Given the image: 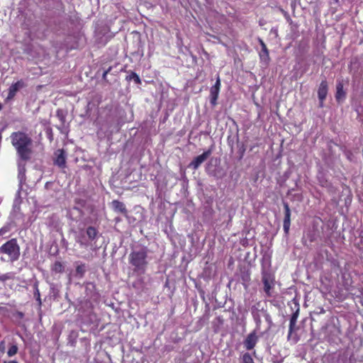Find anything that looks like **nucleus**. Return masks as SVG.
Returning a JSON list of instances; mask_svg holds the SVG:
<instances>
[{"instance_id": "obj_30", "label": "nucleus", "mask_w": 363, "mask_h": 363, "mask_svg": "<svg viewBox=\"0 0 363 363\" xmlns=\"http://www.w3.org/2000/svg\"><path fill=\"white\" fill-rule=\"evenodd\" d=\"M245 146L243 143L238 145L239 160H241L245 155Z\"/></svg>"}, {"instance_id": "obj_21", "label": "nucleus", "mask_w": 363, "mask_h": 363, "mask_svg": "<svg viewBox=\"0 0 363 363\" xmlns=\"http://www.w3.org/2000/svg\"><path fill=\"white\" fill-rule=\"evenodd\" d=\"M284 208V222L291 223V210L289 205L287 202L283 201Z\"/></svg>"}, {"instance_id": "obj_15", "label": "nucleus", "mask_w": 363, "mask_h": 363, "mask_svg": "<svg viewBox=\"0 0 363 363\" xmlns=\"http://www.w3.org/2000/svg\"><path fill=\"white\" fill-rule=\"evenodd\" d=\"M328 92V84L326 79L322 80L318 89V99H325Z\"/></svg>"}, {"instance_id": "obj_16", "label": "nucleus", "mask_w": 363, "mask_h": 363, "mask_svg": "<svg viewBox=\"0 0 363 363\" xmlns=\"http://www.w3.org/2000/svg\"><path fill=\"white\" fill-rule=\"evenodd\" d=\"M261 267H262V274L264 272L272 273L270 272L271 267V257L268 255H264L261 259Z\"/></svg>"}, {"instance_id": "obj_11", "label": "nucleus", "mask_w": 363, "mask_h": 363, "mask_svg": "<svg viewBox=\"0 0 363 363\" xmlns=\"http://www.w3.org/2000/svg\"><path fill=\"white\" fill-rule=\"evenodd\" d=\"M335 99L337 102L344 101L346 98V91L344 90L343 79H337L336 82Z\"/></svg>"}, {"instance_id": "obj_43", "label": "nucleus", "mask_w": 363, "mask_h": 363, "mask_svg": "<svg viewBox=\"0 0 363 363\" xmlns=\"http://www.w3.org/2000/svg\"><path fill=\"white\" fill-rule=\"evenodd\" d=\"M1 108H2V105H1V104L0 103V111L1 110Z\"/></svg>"}, {"instance_id": "obj_6", "label": "nucleus", "mask_w": 363, "mask_h": 363, "mask_svg": "<svg viewBox=\"0 0 363 363\" xmlns=\"http://www.w3.org/2000/svg\"><path fill=\"white\" fill-rule=\"evenodd\" d=\"M264 307L260 301L257 302L254 304L250 309L252 318L255 323L257 330H259L261 328L262 320L261 315H263Z\"/></svg>"}, {"instance_id": "obj_31", "label": "nucleus", "mask_w": 363, "mask_h": 363, "mask_svg": "<svg viewBox=\"0 0 363 363\" xmlns=\"http://www.w3.org/2000/svg\"><path fill=\"white\" fill-rule=\"evenodd\" d=\"M17 352H18V347H17V345H13L11 347H10V348L9 349V350L7 352V354L9 357H13V355H15L17 353Z\"/></svg>"}, {"instance_id": "obj_18", "label": "nucleus", "mask_w": 363, "mask_h": 363, "mask_svg": "<svg viewBox=\"0 0 363 363\" xmlns=\"http://www.w3.org/2000/svg\"><path fill=\"white\" fill-rule=\"evenodd\" d=\"M74 202H75V206L73 207V209L77 210L82 215V208H84L86 206V200H84L83 199H76Z\"/></svg>"}, {"instance_id": "obj_1", "label": "nucleus", "mask_w": 363, "mask_h": 363, "mask_svg": "<svg viewBox=\"0 0 363 363\" xmlns=\"http://www.w3.org/2000/svg\"><path fill=\"white\" fill-rule=\"evenodd\" d=\"M10 139L19 158L23 161L29 160L33 153L32 138L25 132L17 131L11 134Z\"/></svg>"}, {"instance_id": "obj_10", "label": "nucleus", "mask_w": 363, "mask_h": 363, "mask_svg": "<svg viewBox=\"0 0 363 363\" xmlns=\"http://www.w3.org/2000/svg\"><path fill=\"white\" fill-rule=\"evenodd\" d=\"M55 158L54 164L60 168H65L66 166V152L63 149H59L55 152Z\"/></svg>"}, {"instance_id": "obj_42", "label": "nucleus", "mask_w": 363, "mask_h": 363, "mask_svg": "<svg viewBox=\"0 0 363 363\" xmlns=\"http://www.w3.org/2000/svg\"><path fill=\"white\" fill-rule=\"evenodd\" d=\"M115 220H116V223H119V222H121V219L119 217H116V218H115Z\"/></svg>"}, {"instance_id": "obj_20", "label": "nucleus", "mask_w": 363, "mask_h": 363, "mask_svg": "<svg viewBox=\"0 0 363 363\" xmlns=\"http://www.w3.org/2000/svg\"><path fill=\"white\" fill-rule=\"evenodd\" d=\"M86 291L87 296L90 298H94L96 296V286L94 284L89 282L86 285Z\"/></svg>"}, {"instance_id": "obj_13", "label": "nucleus", "mask_w": 363, "mask_h": 363, "mask_svg": "<svg viewBox=\"0 0 363 363\" xmlns=\"http://www.w3.org/2000/svg\"><path fill=\"white\" fill-rule=\"evenodd\" d=\"M111 206H112L113 210L116 213H120L123 214V216H125L128 219H129V217L128 216V210H127L125 204L123 202H121L118 200H113L111 202Z\"/></svg>"}, {"instance_id": "obj_44", "label": "nucleus", "mask_w": 363, "mask_h": 363, "mask_svg": "<svg viewBox=\"0 0 363 363\" xmlns=\"http://www.w3.org/2000/svg\"><path fill=\"white\" fill-rule=\"evenodd\" d=\"M336 3H337L339 1V0H334Z\"/></svg>"}, {"instance_id": "obj_14", "label": "nucleus", "mask_w": 363, "mask_h": 363, "mask_svg": "<svg viewBox=\"0 0 363 363\" xmlns=\"http://www.w3.org/2000/svg\"><path fill=\"white\" fill-rule=\"evenodd\" d=\"M26 86V84L23 80H19L17 82L11 84L9 88V93L7 96V99H11L14 97L16 92Z\"/></svg>"}, {"instance_id": "obj_36", "label": "nucleus", "mask_w": 363, "mask_h": 363, "mask_svg": "<svg viewBox=\"0 0 363 363\" xmlns=\"http://www.w3.org/2000/svg\"><path fill=\"white\" fill-rule=\"evenodd\" d=\"M111 70V67H109L108 69H107L106 70H105L104 72L103 75H102L103 79H104V80L106 79V76H107L108 73L110 72Z\"/></svg>"}, {"instance_id": "obj_40", "label": "nucleus", "mask_w": 363, "mask_h": 363, "mask_svg": "<svg viewBox=\"0 0 363 363\" xmlns=\"http://www.w3.org/2000/svg\"><path fill=\"white\" fill-rule=\"evenodd\" d=\"M4 363H18L16 360H11V361H4Z\"/></svg>"}, {"instance_id": "obj_23", "label": "nucleus", "mask_w": 363, "mask_h": 363, "mask_svg": "<svg viewBox=\"0 0 363 363\" xmlns=\"http://www.w3.org/2000/svg\"><path fill=\"white\" fill-rule=\"evenodd\" d=\"M263 316L268 324L267 330H269L274 325L272 318L268 311L264 308Z\"/></svg>"}, {"instance_id": "obj_26", "label": "nucleus", "mask_w": 363, "mask_h": 363, "mask_svg": "<svg viewBox=\"0 0 363 363\" xmlns=\"http://www.w3.org/2000/svg\"><path fill=\"white\" fill-rule=\"evenodd\" d=\"M206 172L208 173V175L211 176V177H213L216 179H220L223 177V174L220 173V171H218L216 169H206Z\"/></svg>"}, {"instance_id": "obj_19", "label": "nucleus", "mask_w": 363, "mask_h": 363, "mask_svg": "<svg viewBox=\"0 0 363 363\" xmlns=\"http://www.w3.org/2000/svg\"><path fill=\"white\" fill-rule=\"evenodd\" d=\"M219 89L213 88V86L210 90L211 104L215 106L217 104V99L218 98Z\"/></svg>"}, {"instance_id": "obj_41", "label": "nucleus", "mask_w": 363, "mask_h": 363, "mask_svg": "<svg viewBox=\"0 0 363 363\" xmlns=\"http://www.w3.org/2000/svg\"><path fill=\"white\" fill-rule=\"evenodd\" d=\"M18 315L19 318H22L24 316V314L22 312H18Z\"/></svg>"}, {"instance_id": "obj_24", "label": "nucleus", "mask_w": 363, "mask_h": 363, "mask_svg": "<svg viewBox=\"0 0 363 363\" xmlns=\"http://www.w3.org/2000/svg\"><path fill=\"white\" fill-rule=\"evenodd\" d=\"M56 116L61 122L62 125H65L66 120V113L62 109H57L56 111Z\"/></svg>"}, {"instance_id": "obj_39", "label": "nucleus", "mask_w": 363, "mask_h": 363, "mask_svg": "<svg viewBox=\"0 0 363 363\" xmlns=\"http://www.w3.org/2000/svg\"><path fill=\"white\" fill-rule=\"evenodd\" d=\"M231 136H232L231 134L228 135V143L229 145L232 146L233 145V140H231V139H230Z\"/></svg>"}, {"instance_id": "obj_12", "label": "nucleus", "mask_w": 363, "mask_h": 363, "mask_svg": "<svg viewBox=\"0 0 363 363\" xmlns=\"http://www.w3.org/2000/svg\"><path fill=\"white\" fill-rule=\"evenodd\" d=\"M257 40L261 46V51L259 53V58L262 62H264L265 64H268L270 60V57L267 45L260 38H258Z\"/></svg>"}, {"instance_id": "obj_32", "label": "nucleus", "mask_w": 363, "mask_h": 363, "mask_svg": "<svg viewBox=\"0 0 363 363\" xmlns=\"http://www.w3.org/2000/svg\"><path fill=\"white\" fill-rule=\"evenodd\" d=\"M13 276L11 273H6L2 275H0V281H5L6 280L12 279Z\"/></svg>"}, {"instance_id": "obj_38", "label": "nucleus", "mask_w": 363, "mask_h": 363, "mask_svg": "<svg viewBox=\"0 0 363 363\" xmlns=\"http://www.w3.org/2000/svg\"><path fill=\"white\" fill-rule=\"evenodd\" d=\"M319 100V107L323 108L324 106V101L325 99H318Z\"/></svg>"}, {"instance_id": "obj_33", "label": "nucleus", "mask_w": 363, "mask_h": 363, "mask_svg": "<svg viewBox=\"0 0 363 363\" xmlns=\"http://www.w3.org/2000/svg\"><path fill=\"white\" fill-rule=\"evenodd\" d=\"M290 225H291V223L284 222V223H283V228H284V233L286 234L289 233Z\"/></svg>"}, {"instance_id": "obj_35", "label": "nucleus", "mask_w": 363, "mask_h": 363, "mask_svg": "<svg viewBox=\"0 0 363 363\" xmlns=\"http://www.w3.org/2000/svg\"><path fill=\"white\" fill-rule=\"evenodd\" d=\"M213 87L220 90V80L219 77L217 78L216 82L215 84L213 86Z\"/></svg>"}, {"instance_id": "obj_9", "label": "nucleus", "mask_w": 363, "mask_h": 363, "mask_svg": "<svg viewBox=\"0 0 363 363\" xmlns=\"http://www.w3.org/2000/svg\"><path fill=\"white\" fill-rule=\"evenodd\" d=\"M212 150L211 149L203 152L201 155L196 157L194 160L189 163V167L192 168L193 169H197L201 164L207 160V158L211 155Z\"/></svg>"}, {"instance_id": "obj_37", "label": "nucleus", "mask_w": 363, "mask_h": 363, "mask_svg": "<svg viewBox=\"0 0 363 363\" xmlns=\"http://www.w3.org/2000/svg\"><path fill=\"white\" fill-rule=\"evenodd\" d=\"M9 230V228L8 227H3L0 229V235H4V233H6V232H8Z\"/></svg>"}, {"instance_id": "obj_5", "label": "nucleus", "mask_w": 363, "mask_h": 363, "mask_svg": "<svg viewBox=\"0 0 363 363\" xmlns=\"http://www.w3.org/2000/svg\"><path fill=\"white\" fill-rule=\"evenodd\" d=\"M262 281L264 284V291L267 297H272V289L274 287V276L272 273L264 272L262 274Z\"/></svg>"}, {"instance_id": "obj_8", "label": "nucleus", "mask_w": 363, "mask_h": 363, "mask_svg": "<svg viewBox=\"0 0 363 363\" xmlns=\"http://www.w3.org/2000/svg\"><path fill=\"white\" fill-rule=\"evenodd\" d=\"M258 330H257V328H255L253 331L247 335L243 341L244 347L247 350H251L255 347L259 340V336L257 334Z\"/></svg>"}, {"instance_id": "obj_27", "label": "nucleus", "mask_w": 363, "mask_h": 363, "mask_svg": "<svg viewBox=\"0 0 363 363\" xmlns=\"http://www.w3.org/2000/svg\"><path fill=\"white\" fill-rule=\"evenodd\" d=\"M34 289H35L34 297L35 298L36 301H38V306L40 307L41 305H42V301H41V299H40V291H39L37 283H35L34 284Z\"/></svg>"}, {"instance_id": "obj_28", "label": "nucleus", "mask_w": 363, "mask_h": 363, "mask_svg": "<svg viewBox=\"0 0 363 363\" xmlns=\"http://www.w3.org/2000/svg\"><path fill=\"white\" fill-rule=\"evenodd\" d=\"M86 272L85 264L78 265L76 268V274L79 277H82Z\"/></svg>"}, {"instance_id": "obj_29", "label": "nucleus", "mask_w": 363, "mask_h": 363, "mask_svg": "<svg viewBox=\"0 0 363 363\" xmlns=\"http://www.w3.org/2000/svg\"><path fill=\"white\" fill-rule=\"evenodd\" d=\"M242 363H254L251 354L248 352L243 354L242 356Z\"/></svg>"}, {"instance_id": "obj_3", "label": "nucleus", "mask_w": 363, "mask_h": 363, "mask_svg": "<svg viewBox=\"0 0 363 363\" xmlns=\"http://www.w3.org/2000/svg\"><path fill=\"white\" fill-rule=\"evenodd\" d=\"M98 235V230L94 226H89L84 230H80L77 242L82 247L87 248L97 240Z\"/></svg>"}, {"instance_id": "obj_25", "label": "nucleus", "mask_w": 363, "mask_h": 363, "mask_svg": "<svg viewBox=\"0 0 363 363\" xmlns=\"http://www.w3.org/2000/svg\"><path fill=\"white\" fill-rule=\"evenodd\" d=\"M52 270L55 273H62L64 271V267L60 262H55L52 267Z\"/></svg>"}, {"instance_id": "obj_17", "label": "nucleus", "mask_w": 363, "mask_h": 363, "mask_svg": "<svg viewBox=\"0 0 363 363\" xmlns=\"http://www.w3.org/2000/svg\"><path fill=\"white\" fill-rule=\"evenodd\" d=\"M18 179L19 180L18 190L17 191V195L19 196L21 194V191L22 190L23 184L26 181V174H25V168H19Z\"/></svg>"}, {"instance_id": "obj_45", "label": "nucleus", "mask_w": 363, "mask_h": 363, "mask_svg": "<svg viewBox=\"0 0 363 363\" xmlns=\"http://www.w3.org/2000/svg\"><path fill=\"white\" fill-rule=\"evenodd\" d=\"M362 305H363V303H362Z\"/></svg>"}, {"instance_id": "obj_2", "label": "nucleus", "mask_w": 363, "mask_h": 363, "mask_svg": "<svg viewBox=\"0 0 363 363\" xmlns=\"http://www.w3.org/2000/svg\"><path fill=\"white\" fill-rule=\"evenodd\" d=\"M148 252L149 250L145 246L136 245L133 247L128 256V261L133 267L134 272L139 274H143L145 272L148 264Z\"/></svg>"}, {"instance_id": "obj_34", "label": "nucleus", "mask_w": 363, "mask_h": 363, "mask_svg": "<svg viewBox=\"0 0 363 363\" xmlns=\"http://www.w3.org/2000/svg\"><path fill=\"white\" fill-rule=\"evenodd\" d=\"M233 124H234V125H235V138H236L237 142L238 143V142H239V134H238V133H239V128H238V125L236 124V123H235V121H233Z\"/></svg>"}, {"instance_id": "obj_22", "label": "nucleus", "mask_w": 363, "mask_h": 363, "mask_svg": "<svg viewBox=\"0 0 363 363\" xmlns=\"http://www.w3.org/2000/svg\"><path fill=\"white\" fill-rule=\"evenodd\" d=\"M125 79L128 81L133 80L134 82L137 84H141V79H140V77L138 76V74H137L134 72H130V74L126 76Z\"/></svg>"}, {"instance_id": "obj_4", "label": "nucleus", "mask_w": 363, "mask_h": 363, "mask_svg": "<svg viewBox=\"0 0 363 363\" xmlns=\"http://www.w3.org/2000/svg\"><path fill=\"white\" fill-rule=\"evenodd\" d=\"M0 254L8 255L9 259L11 262H15L20 257V247L16 238H13L7 241L0 247Z\"/></svg>"}, {"instance_id": "obj_7", "label": "nucleus", "mask_w": 363, "mask_h": 363, "mask_svg": "<svg viewBox=\"0 0 363 363\" xmlns=\"http://www.w3.org/2000/svg\"><path fill=\"white\" fill-rule=\"evenodd\" d=\"M299 314V306L297 305L296 311L292 314L290 318L289 327V333L287 335L288 340H293L294 343H296L298 340L297 335L294 334V331L298 328L296 327V321Z\"/></svg>"}]
</instances>
